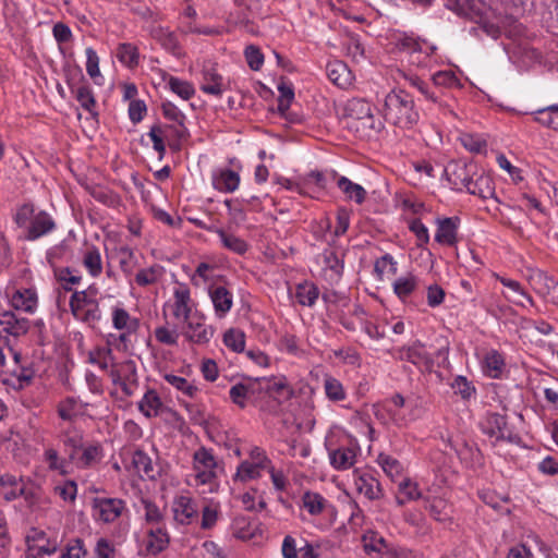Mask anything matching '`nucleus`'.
I'll use <instances>...</instances> for the list:
<instances>
[{
    "mask_svg": "<svg viewBox=\"0 0 558 558\" xmlns=\"http://www.w3.org/2000/svg\"><path fill=\"white\" fill-rule=\"evenodd\" d=\"M384 118L399 128H412L418 121L413 98L402 89L390 92L385 98Z\"/></svg>",
    "mask_w": 558,
    "mask_h": 558,
    "instance_id": "obj_1",
    "label": "nucleus"
},
{
    "mask_svg": "<svg viewBox=\"0 0 558 558\" xmlns=\"http://www.w3.org/2000/svg\"><path fill=\"white\" fill-rule=\"evenodd\" d=\"M70 308L73 316L87 324H96L101 318L97 300L92 296V290L75 291L70 298Z\"/></svg>",
    "mask_w": 558,
    "mask_h": 558,
    "instance_id": "obj_2",
    "label": "nucleus"
},
{
    "mask_svg": "<svg viewBox=\"0 0 558 558\" xmlns=\"http://www.w3.org/2000/svg\"><path fill=\"white\" fill-rule=\"evenodd\" d=\"M398 352L400 360L412 363L422 372H432L434 360L420 341H415L412 345L403 347Z\"/></svg>",
    "mask_w": 558,
    "mask_h": 558,
    "instance_id": "obj_3",
    "label": "nucleus"
},
{
    "mask_svg": "<svg viewBox=\"0 0 558 558\" xmlns=\"http://www.w3.org/2000/svg\"><path fill=\"white\" fill-rule=\"evenodd\" d=\"M483 432L492 439L494 442L500 440H512V430L508 426L506 416L498 413H489L483 425Z\"/></svg>",
    "mask_w": 558,
    "mask_h": 558,
    "instance_id": "obj_4",
    "label": "nucleus"
},
{
    "mask_svg": "<svg viewBox=\"0 0 558 558\" xmlns=\"http://www.w3.org/2000/svg\"><path fill=\"white\" fill-rule=\"evenodd\" d=\"M344 112L348 119L361 122L363 126L372 125V107L365 99L353 98L348 100L344 107Z\"/></svg>",
    "mask_w": 558,
    "mask_h": 558,
    "instance_id": "obj_5",
    "label": "nucleus"
},
{
    "mask_svg": "<svg viewBox=\"0 0 558 558\" xmlns=\"http://www.w3.org/2000/svg\"><path fill=\"white\" fill-rule=\"evenodd\" d=\"M227 88L228 83L214 66H204L202 71L201 89L205 94L220 97Z\"/></svg>",
    "mask_w": 558,
    "mask_h": 558,
    "instance_id": "obj_6",
    "label": "nucleus"
},
{
    "mask_svg": "<svg viewBox=\"0 0 558 558\" xmlns=\"http://www.w3.org/2000/svg\"><path fill=\"white\" fill-rule=\"evenodd\" d=\"M56 228L52 217L44 210L35 214L31 225L27 227L25 239L35 241L51 232Z\"/></svg>",
    "mask_w": 558,
    "mask_h": 558,
    "instance_id": "obj_7",
    "label": "nucleus"
},
{
    "mask_svg": "<svg viewBox=\"0 0 558 558\" xmlns=\"http://www.w3.org/2000/svg\"><path fill=\"white\" fill-rule=\"evenodd\" d=\"M458 217L438 218L435 241L442 245L452 246L458 242Z\"/></svg>",
    "mask_w": 558,
    "mask_h": 558,
    "instance_id": "obj_8",
    "label": "nucleus"
},
{
    "mask_svg": "<svg viewBox=\"0 0 558 558\" xmlns=\"http://www.w3.org/2000/svg\"><path fill=\"white\" fill-rule=\"evenodd\" d=\"M94 508L98 511L100 520L110 523L121 515L124 502L118 498H95Z\"/></svg>",
    "mask_w": 558,
    "mask_h": 558,
    "instance_id": "obj_9",
    "label": "nucleus"
},
{
    "mask_svg": "<svg viewBox=\"0 0 558 558\" xmlns=\"http://www.w3.org/2000/svg\"><path fill=\"white\" fill-rule=\"evenodd\" d=\"M255 385L257 388V392L265 391L270 396L277 395L283 397L286 400L290 399L293 396V391L288 386L286 377L271 379L256 378Z\"/></svg>",
    "mask_w": 558,
    "mask_h": 558,
    "instance_id": "obj_10",
    "label": "nucleus"
},
{
    "mask_svg": "<svg viewBox=\"0 0 558 558\" xmlns=\"http://www.w3.org/2000/svg\"><path fill=\"white\" fill-rule=\"evenodd\" d=\"M328 78L338 87L347 88L352 83V73L348 65L339 60L329 62L326 66Z\"/></svg>",
    "mask_w": 558,
    "mask_h": 558,
    "instance_id": "obj_11",
    "label": "nucleus"
},
{
    "mask_svg": "<svg viewBox=\"0 0 558 558\" xmlns=\"http://www.w3.org/2000/svg\"><path fill=\"white\" fill-rule=\"evenodd\" d=\"M132 465L138 476L143 480H155L159 471L155 468L150 457L143 450L137 449L132 457Z\"/></svg>",
    "mask_w": 558,
    "mask_h": 558,
    "instance_id": "obj_12",
    "label": "nucleus"
},
{
    "mask_svg": "<svg viewBox=\"0 0 558 558\" xmlns=\"http://www.w3.org/2000/svg\"><path fill=\"white\" fill-rule=\"evenodd\" d=\"M240 184V175L231 169H220L213 175V185L216 190L225 193L234 192Z\"/></svg>",
    "mask_w": 558,
    "mask_h": 558,
    "instance_id": "obj_13",
    "label": "nucleus"
},
{
    "mask_svg": "<svg viewBox=\"0 0 558 558\" xmlns=\"http://www.w3.org/2000/svg\"><path fill=\"white\" fill-rule=\"evenodd\" d=\"M425 509L429 514L439 522H445L451 519L452 506L441 497H425Z\"/></svg>",
    "mask_w": 558,
    "mask_h": 558,
    "instance_id": "obj_14",
    "label": "nucleus"
},
{
    "mask_svg": "<svg viewBox=\"0 0 558 558\" xmlns=\"http://www.w3.org/2000/svg\"><path fill=\"white\" fill-rule=\"evenodd\" d=\"M109 376L113 385L122 381L137 383L135 363L132 360H128L119 364H112Z\"/></svg>",
    "mask_w": 558,
    "mask_h": 558,
    "instance_id": "obj_15",
    "label": "nucleus"
},
{
    "mask_svg": "<svg viewBox=\"0 0 558 558\" xmlns=\"http://www.w3.org/2000/svg\"><path fill=\"white\" fill-rule=\"evenodd\" d=\"M3 330L12 336L25 335L29 329V322L24 317H17L13 312H4L0 318Z\"/></svg>",
    "mask_w": 558,
    "mask_h": 558,
    "instance_id": "obj_16",
    "label": "nucleus"
},
{
    "mask_svg": "<svg viewBox=\"0 0 558 558\" xmlns=\"http://www.w3.org/2000/svg\"><path fill=\"white\" fill-rule=\"evenodd\" d=\"M173 296V316L183 322H187L191 314L190 289L186 286H181L174 290Z\"/></svg>",
    "mask_w": 558,
    "mask_h": 558,
    "instance_id": "obj_17",
    "label": "nucleus"
},
{
    "mask_svg": "<svg viewBox=\"0 0 558 558\" xmlns=\"http://www.w3.org/2000/svg\"><path fill=\"white\" fill-rule=\"evenodd\" d=\"M209 295L214 304L217 316H225L232 307L233 298L225 287H216L209 290Z\"/></svg>",
    "mask_w": 558,
    "mask_h": 558,
    "instance_id": "obj_18",
    "label": "nucleus"
},
{
    "mask_svg": "<svg viewBox=\"0 0 558 558\" xmlns=\"http://www.w3.org/2000/svg\"><path fill=\"white\" fill-rule=\"evenodd\" d=\"M527 281L532 289L542 296H546L550 292L554 279L545 271L536 268L527 269Z\"/></svg>",
    "mask_w": 558,
    "mask_h": 558,
    "instance_id": "obj_19",
    "label": "nucleus"
},
{
    "mask_svg": "<svg viewBox=\"0 0 558 558\" xmlns=\"http://www.w3.org/2000/svg\"><path fill=\"white\" fill-rule=\"evenodd\" d=\"M185 323L187 325V329L183 333L189 341L195 343H207L211 339L214 331L204 323L194 322V319L190 318Z\"/></svg>",
    "mask_w": 558,
    "mask_h": 558,
    "instance_id": "obj_20",
    "label": "nucleus"
},
{
    "mask_svg": "<svg viewBox=\"0 0 558 558\" xmlns=\"http://www.w3.org/2000/svg\"><path fill=\"white\" fill-rule=\"evenodd\" d=\"M174 519L182 523L189 524L191 520L196 515L197 510L193 500L190 497L181 496L174 502Z\"/></svg>",
    "mask_w": 558,
    "mask_h": 558,
    "instance_id": "obj_21",
    "label": "nucleus"
},
{
    "mask_svg": "<svg viewBox=\"0 0 558 558\" xmlns=\"http://www.w3.org/2000/svg\"><path fill=\"white\" fill-rule=\"evenodd\" d=\"M462 184L470 194L477 195L483 199L489 198L494 195V190L490 186V179L488 177L482 175L476 180L465 177L462 179Z\"/></svg>",
    "mask_w": 558,
    "mask_h": 558,
    "instance_id": "obj_22",
    "label": "nucleus"
},
{
    "mask_svg": "<svg viewBox=\"0 0 558 558\" xmlns=\"http://www.w3.org/2000/svg\"><path fill=\"white\" fill-rule=\"evenodd\" d=\"M356 452L352 448L341 447L329 452L331 465L337 470H348L355 463Z\"/></svg>",
    "mask_w": 558,
    "mask_h": 558,
    "instance_id": "obj_23",
    "label": "nucleus"
},
{
    "mask_svg": "<svg viewBox=\"0 0 558 558\" xmlns=\"http://www.w3.org/2000/svg\"><path fill=\"white\" fill-rule=\"evenodd\" d=\"M169 536L161 527L150 529L147 533L146 550L151 555H158L167 548Z\"/></svg>",
    "mask_w": 558,
    "mask_h": 558,
    "instance_id": "obj_24",
    "label": "nucleus"
},
{
    "mask_svg": "<svg viewBox=\"0 0 558 558\" xmlns=\"http://www.w3.org/2000/svg\"><path fill=\"white\" fill-rule=\"evenodd\" d=\"M114 257L118 259L121 270L126 275H132L137 266L135 252L128 245H121L113 250Z\"/></svg>",
    "mask_w": 558,
    "mask_h": 558,
    "instance_id": "obj_25",
    "label": "nucleus"
},
{
    "mask_svg": "<svg viewBox=\"0 0 558 558\" xmlns=\"http://www.w3.org/2000/svg\"><path fill=\"white\" fill-rule=\"evenodd\" d=\"M534 121L553 131H558V105H550L531 112Z\"/></svg>",
    "mask_w": 558,
    "mask_h": 558,
    "instance_id": "obj_26",
    "label": "nucleus"
},
{
    "mask_svg": "<svg viewBox=\"0 0 558 558\" xmlns=\"http://www.w3.org/2000/svg\"><path fill=\"white\" fill-rule=\"evenodd\" d=\"M161 408L162 401L154 389L147 390L138 402V409L146 417L157 416Z\"/></svg>",
    "mask_w": 558,
    "mask_h": 558,
    "instance_id": "obj_27",
    "label": "nucleus"
},
{
    "mask_svg": "<svg viewBox=\"0 0 558 558\" xmlns=\"http://www.w3.org/2000/svg\"><path fill=\"white\" fill-rule=\"evenodd\" d=\"M337 185L348 199L362 204L366 197V191L360 184L353 183L345 177H340L337 180Z\"/></svg>",
    "mask_w": 558,
    "mask_h": 558,
    "instance_id": "obj_28",
    "label": "nucleus"
},
{
    "mask_svg": "<svg viewBox=\"0 0 558 558\" xmlns=\"http://www.w3.org/2000/svg\"><path fill=\"white\" fill-rule=\"evenodd\" d=\"M215 232L219 235L225 248L239 255L245 254L248 250V244L235 234L228 233L223 229L218 228L215 229Z\"/></svg>",
    "mask_w": 558,
    "mask_h": 558,
    "instance_id": "obj_29",
    "label": "nucleus"
},
{
    "mask_svg": "<svg viewBox=\"0 0 558 558\" xmlns=\"http://www.w3.org/2000/svg\"><path fill=\"white\" fill-rule=\"evenodd\" d=\"M12 306L15 310H22L25 312H33L36 304L37 298L35 292L32 290L25 289L24 291H15L11 299Z\"/></svg>",
    "mask_w": 558,
    "mask_h": 558,
    "instance_id": "obj_30",
    "label": "nucleus"
},
{
    "mask_svg": "<svg viewBox=\"0 0 558 558\" xmlns=\"http://www.w3.org/2000/svg\"><path fill=\"white\" fill-rule=\"evenodd\" d=\"M257 392V388L255 385V380L251 384H236L230 388L229 396L233 403L239 405L240 408H244L246 405V397L248 395H254Z\"/></svg>",
    "mask_w": 558,
    "mask_h": 558,
    "instance_id": "obj_31",
    "label": "nucleus"
},
{
    "mask_svg": "<svg viewBox=\"0 0 558 558\" xmlns=\"http://www.w3.org/2000/svg\"><path fill=\"white\" fill-rule=\"evenodd\" d=\"M161 109L166 119L178 123L180 126L177 131L178 136L180 138L184 137L187 133V130L184 128L185 116L170 101L163 102Z\"/></svg>",
    "mask_w": 558,
    "mask_h": 558,
    "instance_id": "obj_32",
    "label": "nucleus"
},
{
    "mask_svg": "<svg viewBox=\"0 0 558 558\" xmlns=\"http://www.w3.org/2000/svg\"><path fill=\"white\" fill-rule=\"evenodd\" d=\"M163 275V267L154 264L148 268L141 269L135 276V282L141 287H146L157 282Z\"/></svg>",
    "mask_w": 558,
    "mask_h": 558,
    "instance_id": "obj_33",
    "label": "nucleus"
},
{
    "mask_svg": "<svg viewBox=\"0 0 558 558\" xmlns=\"http://www.w3.org/2000/svg\"><path fill=\"white\" fill-rule=\"evenodd\" d=\"M324 389L330 401L338 402L347 398L342 384L335 377L326 376L324 379Z\"/></svg>",
    "mask_w": 558,
    "mask_h": 558,
    "instance_id": "obj_34",
    "label": "nucleus"
},
{
    "mask_svg": "<svg viewBox=\"0 0 558 558\" xmlns=\"http://www.w3.org/2000/svg\"><path fill=\"white\" fill-rule=\"evenodd\" d=\"M83 265L92 277H98L102 271L101 256L96 247L86 251L83 257Z\"/></svg>",
    "mask_w": 558,
    "mask_h": 558,
    "instance_id": "obj_35",
    "label": "nucleus"
},
{
    "mask_svg": "<svg viewBox=\"0 0 558 558\" xmlns=\"http://www.w3.org/2000/svg\"><path fill=\"white\" fill-rule=\"evenodd\" d=\"M138 50L132 44H120L117 51V58L128 68H134L138 64Z\"/></svg>",
    "mask_w": 558,
    "mask_h": 558,
    "instance_id": "obj_36",
    "label": "nucleus"
},
{
    "mask_svg": "<svg viewBox=\"0 0 558 558\" xmlns=\"http://www.w3.org/2000/svg\"><path fill=\"white\" fill-rule=\"evenodd\" d=\"M417 287V278L408 275L397 279L393 283V291L400 299L409 296Z\"/></svg>",
    "mask_w": 558,
    "mask_h": 558,
    "instance_id": "obj_37",
    "label": "nucleus"
},
{
    "mask_svg": "<svg viewBox=\"0 0 558 558\" xmlns=\"http://www.w3.org/2000/svg\"><path fill=\"white\" fill-rule=\"evenodd\" d=\"M377 461L384 472L392 480L401 475L403 468L396 458L386 453H380Z\"/></svg>",
    "mask_w": 558,
    "mask_h": 558,
    "instance_id": "obj_38",
    "label": "nucleus"
},
{
    "mask_svg": "<svg viewBox=\"0 0 558 558\" xmlns=\"http://www.w3.org/2000/svg\"><path fill=\"white\" fill-rule=\"evenodd\" d=\"M53 274L65 291H71L72 286L80 283L82 280V277L73 274V270L69 267L54 268Z\"/></svg>",
    "mask_w": 558,
    "mask_h": 558,
    "instance_id": "obj_39",
    "label": "nucleus"
},
{
    "mask_svg": "<svg viewBox=\"0 0 558 558\" xmlns=\"http://www.w3.org/2000/svg\"><path fill=\"white\" fill-rule=\"evenodd\" d=\"M325 505L326 499L318 493L306 492L303 495V506L312 515L322 513Z\"/></svg>",
    "mask_w": 558,
    "mask_h": 558,
    "instance_id": "obj_40",
    "label": "nucleus"
},
{
    "mask_svg": "<svg viewBox=\"0 0 558 558\" xmlns=\"http://www.w3.org/2000/svg\"><path fill=\"white\" fill-rule=\"evenodd\" d=\"M168 86L174 94L184 100H189L195 94V89L190 82L180 80L174 76L169 77Z\"/></svg>",
    "mask_w": 558,
    "mask_h": 558,
    "instance_id": "obj_41",
    "label": "nucleus"
},
{
    "mask_svg": "<svg viewBox=\"0 0 558 558\" xmlns=\"http://www.w3.org/2000/svg\"><path fill=\"white\" fill-rule=\"evenodd\" d=\"M266 468L255 464L250 461H243L236 470L235 478L240 480L241 482H246L250 480H254L260 476V471L265 470Z\"/></svg>",
    "mask_w": 558,
    "mask_h": 558,
    "instance_id": "obj_42",
    "label": "nucleus"
},
{
    "mask_svg": "<svg viewBox=\"0 0 558 558\" xmlns=\"http://www.w3.org/2000/svg\"><path fill=\"white\" fill-rule=\"evenodd\" d=\"M165 380L190 398H194L198 391L195 385L189 383L185 378L181 376L166 374Z\"/></svg>",
    "mask_w": 558,
    "mask_h": 558,
    "instance_id": "obj_43",
    "label": "nucleus"
},
{
    "mask_svg": "<svg viewBox=\"0 0 558 558\" xmlns=\"http://www.w3.org/2000/svg\"><path fill=\"white\" fill-rule=\"evenodd\" d=\"M225 344L234 352H242L245 347V335L239 329L231 328L223 335Z\"/></svg>",
    "mask_w": 558,
    "mask_h": 558,
    "instance_id": "obj_44",
    "label": "nucleus"
},
{
    "mask_svg": "<svg viewBox=\"0 0 558 558\" xmlns=\"http://www.w3.org/2000/svg\"><path fill=\"white\" fill-rule=\"evenodd\" d=\"M63 445L66 449H70V460L75 459V453L78 449L83 448V436L75 429H68L63 434Z\"/></svg>",
    "mask_w": 558,
    "mask_h": 558,
    "instance_id": "obj_45",
    "label": "nucleus"
},
{
    "mask_svg": "<svg viewBox=\"0 0 558 558\" xmlns=\"http://www.w3.org/2000/svg\"><path fill=\"white\" fill-rule=\"evenodd\" d=\"M295 298L301 305L312 306L318 298V290L314 286L299 284Z\"/></svg>",
    "mask_w": 558,
    "mask_h": 558,
    "instance_id": "obj_46",
    "label": "nucleus"
},
{
    "mask_svg": "<svg viewBox=\"0 0 558 558\" xmlns=\"http://www.w3.org/2000/svg\"><path fill=\"white\" fill-rule=\"evenodd\" d=\"M76 100L85 110L92 113L93 117L98 114L96 111H94L96 101L93 92L88 86L82 85L77 88Z\"/></svg>",
    "mask_w": 558,
    "mask_h": 558,
    "instance_id": "obj_47",
    "label": "nucleus"
},
{
    "mask_svg": "<svg viewBox=\"0 0 558 558\" xmlns=\"http://www.w3.org/2000/svg\"><path fill=\"white\" fill-rule=\"evenodd\" d=\"M364 549L366 553H378L380 554L387 548L386 539L377 533L371 532L363 536Z\"/></svg>",
    "mask_w": 558,
    "mask_h": 558,
    "instance_id": "obj_48",
    "label": "nucleus"
},
{
    "mask_svg": "<svg viewBox=\"0 0 558 558\" xmlns=\"http://www.w3.org/2000/svg\"><path fill=\"white\" fill-rule=\"evenodd\" d=\"M194 463L196 470H214L216 468V460L214 454L204 447L195 451Z\"/></svg>",
    "mask_w": 558,
    "mask_h": 558,
    "instance_id": "obj_49",
    "label": "nucleus"
},
{
    "mask_svg": "<svg viewBox=\"0 0 558 558\" xmlns=\"http://www.w3.org/2000/svg\"><path fill=\"white\" fill-rule=\"evenodd\" d=\"M504 364V359L497 351H490L487 353L485 357V366L486 372L490 377L497 378L501 373Z\"/></svg>",
    "mask_w": 558,
    "mask_h": 558,
    "instance_id": "obj_50",
    "label": "nucleus"
},
{
    "mask_svg": "<svg viewBox=\"0 0 558 558\" xmlns=\"http://www.w3.org/2000/svg\"><path fill=\"white\" fill-rule=\"evenodd\" d=\"M151 36L157 39L167 50L174 51L178 48V40L172 33L163 28H154L150 32Z\"/></svg>",
    "mask_w": 558,
    "mask_h": 558,
    "instance_id": "obj_51",
    "label": "nucleus"
},
{
    "mask_svg": "<svg viewBox=\"0 0 558 558\" xmlns=\"http://www.w3.org/2000/svg\"><path fill=\"white\" fill-rule=\"evenodd\" d=\"M35 215V209L32 204H24L17 208L13 219L20 228H26L31 225V221Z\"/></svg>",
    "mask_w": 558,
    "mask_h": 558,
    "instance_id": "obj_52",
    "label": "nucleus"
},
{
    "mask_svg": "<svg viewBox=\"0 0 558 558\" xmlns=\"http://www.w3.org/2000/svg\"><path fill=\"white\" fill-rule=\"evenodd\" d=\"M278 90L280 93L279 95V98H278V111L282 114H284L293 98H294V92H293V88L284 83L280 84L278 86Z\"/></svg>",
    "mask_w": 558,
    "mask_h": 558,
    "instance_id": "obj_53",
    "label": "nucleus"
},
{
    "mask_svg": "<svg viewBox=\"0 0 558 558\" xmlns=\"http://www.w3.org/2000/svg\"><path fill=\"white\" fill-rule=\"evenodd\" d=\"M434 87H453L459 85V80L451 71H439L433 75Z\"/></svg>",
    "mask_w": 558,
    "mask_h": 558,
    "instance_id": "obj_54",
    "label": "nucleus"
},
{
    "mask_svg": "<svg viewBox=\"0 0 558 558\" xmlns=\"http://www.w3.org/2000/svg\"><path fill=\"white\" fill-rule=\"evenodd\" d=\"M244 54H245L248 66L253 71H258L262 68V65L264 63V56L260 52L259 48H257L256 46H253V45L247 46L245 48Z\"/></svg>",
    "mask_w": 558,
    "mask_h": 558,
    "instance_id": "obj_55",
    "label": "nucleus"
},
{
    "mask_svg": "<svg viewBox=\"0 0 558 558\" xmlns=\"http://www.w3.org/2000/svg\"><path fill=\"white\" fill-rule=\"evenodd\" d=\"M101 449L98 445H92L84 448L82 456L78 459V464L83 468L90 466L100 457Z\"/></svg>",
    "mask_w": 558,
    "mask_h": 558,
    "instance_id": "obj_56",
    "label": "nucleus"
},
{
    "mask_svg": "<svg viewBox=\"0 0 558 558\" xmlns=\"http://www.w3.org/2000/svg\"><path fill=\"white\" fill-rule=\"evenodd\" d=\"M454 392L460 395L462 399L469 400L475 392V388L463 376H458L453 383Z\"/></svg>",
    "mask_w": 558,
    "mask_h": 558,
    "instance_id": "obj_57",
    "label": "nucleus"
},
{
    "mask_svg": "<svg viewBox=\"0 0 558 558\" xmlns=\"http://www.w3.org/2000/svg\"><path fill=\"white\" fill-rule=\"evenodd\" d=\"M85 53L87 57V61H86L87 74L92 78H96V77L100 76L99 57H98L97 52L92 47H88V48H86Z\"/></svg>",
    "mask_w": 558,
    "mask_h": 558,
    "instance_id": "obj_58",
    "label": "nucleus"
},
{
    "mask_svg": "<svg viewBox=\"0 0 558 558\" xmlns=\"http://www.w3.org/2000/svg\"><path fill=\"white\" fill-rule=\"evenodd\" d=\"M410 84L415 87L426 99L436 102L438 100L437 90H432L429 85L417 76L409 78Z\"/></svg>",
    "mask_w": 558,
    "mask_h": 558,
    "instance_id": "obj_59",
    "label": "nucleus"
},
{
    "mask_svg": "<svg viewBox=\"0 0 558 558\" xmlns=\"http://www.w3.org/2000/svg\"><path fill=\"white\" fill-rule=\"evenodd\" d=\"M388 266L390 267V271L392 274L397 272L396 262L393 260V258L390 254H385L384 256H381L380 258H378L375 262L374 271L376 272V275L379 279L383 278L385 270Z\"/></svg>",
    "mask_w": 558,
    "mask_h": 558,
    "instance_id": "obj_60",
    "label": "nucleus"
},
{
    "mask_svg": "<svg viewBox=\"0 0 558 558\" xmlns=\"http://www.w3.org/2000/svg\"><path fill=\"white\" fill-rule=\"evenodd\" d=\"M76 401L68 398L58 405V414L64 421H73L76 416Z\"/></svg>",
    "mask_w": 558,
    "mask_h": 558,
    "instance_id": "obj_61",
    "label": "nucleus"
},
{
    "mask_svg": "<svg viewBox=\"0 0 558 558\" xmlns=\"http://www.w3.org/2000/svg\"><path fill=\"white\" fill-rule=\"evenodd\" d=\"M56 494H58L64 501H74L76 498L77 486L73 481H66L63 485L54 487Z\"/></svg>",
    "mask_w": 558,
    "mask_h": 558,
    "instance_id": "obj_62",
    "label": "nucleus"
},
{
    "mask_svg": "<svg viewBox=\"0 0 558 558\" xmlns=\"http://www.w3.org/2000/svg\"><path fill=\"white\" fill-rule=\"evenodd\" d=\"M399 494L403 495L407 500H416L421 498V493L417 489V485L407 478H403L399 483Z\"/></svg>",
    "mask_w": 558,
    "mask_h": 558,
    "instance_id": "obj_63",
    "label": "nucleus"
},
{
    "mask_svg": "<svg viewBox=\"0 0 558 558\" xmlns=\"http://www.w3.org/2000/svg\"><path fill=\"white\" fill-rule=\"evenodd\" d=\"M470 17L475 23H482V21L487 17L488 12L490 11L486 4L480 0L472 1L470 3Z\"/></svg>",
    "mask_w": 558,
    "mask_h": 558,
    "instance_id": "obj_64",
    "label": "nucleus"
}]
</instances>
